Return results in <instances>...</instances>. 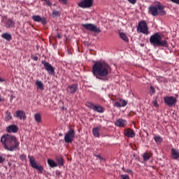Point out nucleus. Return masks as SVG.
<instances>
[{
  "instance_id": "1",
  "label": "nucleus",
  "mask_w": 179,
  "mask_h": 179,
  "mask_svg": "<svg viewBox=\"0 0 179 179\" xmlns=\"http://www.w3.org/2000/svg\"><path fill=\"white\" fill-rule=\"evenodd\" d=\"M110 71V66L105 62H96L92 66V73L96 79L106 82Z\"/></svg>"
},
{
  "instance_id": "22",
  "label": "nucleus",
  "mask_w": 179,
  "mask_h": 179,
  "mask_svg": "<svg viewBox=\"0 0 179 179\" xmlns=\"http://www.w3.org/2000/svg\"><path fill=\"white\" fill-rule=\"evenodd\" d=\"M101 129V126L93 128L92 133L94 137L99 138V131Z\"/></svg>"
},
{
  "instance_id": "20",
  "label": "nucleus",
  "mask_w": 179,
  "mask_h": 179,
  "mask_svg": "<svg viewBox=\"0 0 179 179\" xmlns=\"http://www.w3.org/2000/svg\"><path fill=\"white\" fill-rule=\"evenodd\" d=\"M127 102L125 100L120 99V101H115V106L117 108L125 107Z\"/></svg>"
},
{
  "instance_id": "19",
  "label": "nucleus",
  "mask_w": 179,
  "mask_h": 179,
  "mask_svg": "<svg viewBox=\"0 0 179 179\" xmlns=\"http://www.w3.org/2000/svg\"><path fill=\"white\" fill-rule=\"evenodd\" d=\"M4 24L7 29L15 28V21H13V20L11 18L8 19Z\"/></svg>"
},
{
  "instance_id": "45",
  "label": "nucleus",
  "mask_w": 179,
  "mask_h": 179,
  "mask_svg": "<svg viewBox=\"0 0 179 179\" xmlns=\"http://www.w3.org/2000/svg\"><path fill=\"white\" fill-rule=\"evenodd\" d=\"M60 173H61V172H59V171H56V175H57V176H59Z\"/></svg>"
},
{
  "instance_id": "36",
  "label": "nucleus",
  "mask_w": 179,
  "mask_h": 179,
  "mask_svg": "<svg viewBox=\"0 0 179 179\" xmlns=\"http://www.w3.org/2000/svg\"><path fill=\"white\" fill-rule=\"evenodd\" d=\"M120 179H129V176L128 175H121Z\"/></svg>"
},
{
  "instance_id": "50",
  "label": "nucleus",
  "mask_w": 179,
  "mask_h": 179,
  "mask_svg": "<svg viewBox=\"0 0 179 179\" xmlns=\"http://www.w3.org/2000/svg\"><path fill=\"white\" fill-rule=\"evenodd\" d=\"M0 162H1V157H0Z\"/></svg>"
},
{
  "instance_id": "21",
  "label": "nucleus",
  "mask_w": 179,
  "mask_h": 179,
  "mask_svg": "<svg viewBox=\"0 0 179 179\" xmlns=\"http://www.w3.org/2000/svg\"><path fill=\"white\" fill-rule=\"evenodd\" d=\"M171 157L173 159H179V150L176 148H172L171 150Z\"/></svg>"
},
{
  "instance_id": "39",
  "label": "nucleus",
  "mask_w": 179,
  "mask_h": 179,
  "mask_svg": "<svg viewBox=\"0 0 179 179\" xmlns=\"http://www.w3.org/2000/svg\"><path fill=\"white\" fill-rule=\"evenodd\" d=\"M153 105L155 106V108H158V107H159V104H158L157 100H155V101H153Z\"/></svg>"
},
{
  "instance_id": "37",
  "label": "nucleus",
  "mask_w": 179,
  "mask_h": 179,
  "mask_svg": "<svg viewBox=\"0 0 179 179\" xmlns=\"http://www.w3.org/2000/svg\"><path fill=\"white\" fill-rule=\"evenodd\" d=\"M128 1L132 5H135L137 2V0H128Z\"/></svg>"
},
{
  "instance_id": "32",
  "label": "nucleus",
  "mask_w": 179,
  "mask_h": 179,
  "mask_svg": "<svg viewBox=\"0 0 179 179\" xmlns=\"http://www.w3.org/2000/svg\"><path fill=\"white\" fill-rule=\"evenodd\" d=\"M154 94H155V89L153 86H150V96H152Z\"/></svg>"
},
{
  "instance_id": "7",
  "label": "nucleus",
  "mask_w": 179,
  "mask_h": 179,
  "mask_svg": "<svg viewBox=\"0 0 179 179\" xmlns=\"http://www.w3.org/2000/svg\"><path fill=\"white\" fill-rule=\"evenodd\" d=\"M82 27L87 31L94 32L95 34H99L101 32L100 28L97 27L96 25L89 23V24H83Z\"/></svg>"
},
{
  "instance_id": "13",
  "label": "nucleus",
  "mask_w": 179,
  "mask_h": 179,
  "mask_svg": "<svg viewBox=\"0 0 179 179\" xmlns=\"http://www.w3.org/2000/svg\"><path fill=\"white\" fill-rule=\"evenodd\" d=\"M78 89V85L77 83H73L69 85L66 88V92L68 94H75Z\"/></svg>"
},
{
  "instance_id": "48",
  "label": "nucleus",
  "mask_w": 179,
  "mask_h": 179,
  "mask_svg": "<svg viewBox=\"0 0 179 179\" xmlns=\"http://www.w3.org/2000/svg\"><path fill=\"white\" fill-rule=\"evenodd\" d=\"M3 81H4V80L2 79V78H1V82L2 83V82H3Z\"/></svg>"
},
{
  "instance_id": "29",
  "label": "nucleus",
  "mask_w": 179,
  "mask_h": 179,
  "mask_svg": "<svg viewBox=\"0 0 179 179\" xmlns=\"http://www.w3.org/2000/svg\"><path fill=\"white\" fill-rule=\"evenodd\" d=\"M36 85L41 90H43V83L42 81L41 80H36Z\"/></svg>"
},
{
  "instance_id": "5",
  "label": "nucleus",
  "mask_w": 179,
  "mask_h": 179,
  "mask_svg": "<svg viewBox=\"0 0 179 179\" xmlns=\"http://www.w3.org/2000/svg\"><path fill=\"white\" fill-rule=\"evenodd\" d=\"M86 106L99 113H103L104 111L106 110L105 108L103 107L102 106L99 105V104L95 105L92 102H90V101H87L86 103Z\"/></svg>"
},
{
  "instance_id": "15",
  "label": "nucleus",
  "mask_w": 179,
  "mask_h": 179,
  "mask_svg": "<svg viewBox=\"0 0 179 179\" xmlns=\"http://www.w3.org/2000/svg\"><path fill=\"white\" fill-rule=\"evenodd\" d=\"M32 20L36 22H41L43 25L47 24L46 19L45 17H41L40 15H33Z\"/></svg>"
},
{
  "instance_id": "3",
  "label": "nucleus",
  "mask_w": 179,
  "mask_h": 179,
  "mask_svg": "<svg viewBox=\"0 0 179 179\" xmlns=\"http://www.w3.org/2000/svg\"><path fill=\"white\" fill-rule=\"evenodd\" d=\"M151 45L157 47L168 48L169 43L166 40H162V36L157 32L152 35L150 38Z\"/></svg>"
},
{
  "instance_id": "27",
  "label": "nucleus",
  "mask_w": 179,
  "mask_h": 179,
  "mask_svg": "<svg viewBox=\"0 0 179 179\" xmlns=\"http://www.w3.org/2000/svg\"><path fill=\"white\" fill-rule=\"evenodd\" d=\"M34 119L36 120V122L38 124L41 123L42 122V117H41V115L39 113H37L34 115Z\"/></svg>"
},
{
  "instance_id": "25",
  "label": "nucleus",
  "mask_w": 179,
  "mask_h": 179,
  "mask_svg": "<svg viewBox=\"0 0 179 179\" xmlns=\"http://www.w3.org/2000/svg\"><path fill=\"white\" fill-rule=\"evenodd\" d=\"M152 156V154L151 152H144L143 155V157L145 162L148 161Z\"/></svg>"
},
{
  "instance_id": "26",
  "label": "nucleus",
  "mask_w": 179,
  "mask_h": 179,
  "mask_svg": "<svg viewBox=\"0 0 179 179\" xmlns=\"http://www.w3.org/2000/svg\"><path fill=\"white\" fill-rule=\"evenodd\" d=\"M48 164H49V166L51 168H55V167H57V164L55 161H54L53 159H48Z\"/></svg>"
},
{
  "instance_id": "8",
  "label": "nucleus",
  "mask_w": 179,
  "mask_h": 179,
  "mask_svg": "<svg viewBox=\"0 0 179 179\" xmlns=\"http://www.w3.org/2000/svg\"><path fill=\"white\" fill-rule=\"evenodd\" d=\"M164 103L169 107L176 106L178 99L173 96H166L164 98Z\"/></svg>"
},
{
  "instance_id": "28",
  "label": "nucleus",
  "mask_w": 179,
  "mask_h": 179,
  "mask_svg": "<svg viewBox=\"0 0 179 179\" xmlns=\"http://www.w3.org/2000/svg\"><path fill=\"white\" fill-rule=\"evenodd\" d=\"M119 34H120V37L121 38V39H122L126 43H129V38L127 36L125 33L120 32Z\"/></svg>"
},
{
  "instance_id": "4",
  "label": "nucleus",
  "mask_w": 179,
  "mask_h": 179,
  "mask_svg": "<svg viewBox=\"0 0 179 179\" xmlns=\"http://www.w3.org/2000/svg\"><path fill=\"white\" fill-rule=\"evenodd\" d=\"M164 7L161 4L150 6L149 7L150 13L154 16L157 17L159 15L161 16L166 15V11L164 10Z\"/></svg>"
},
{
  "instance_id": "18",
  "label": "nucleus",
  "mask_w": 179,
  "mask_h": 179,
  "mask_svg": "<svg viewBox=\"0 0 179 179\" xmlns=\"http://www.w3.org/2000/svg\"><path fill=\"white\" fill-rule=\"evenodd\" d=\"M124 134L126 136L131 138H134L136 135L135 131L130 128L125 129Z\"/></svg>"
},
{
  "instance_id": "44",
  "label": "nucleus",
  "mask_w": 179,
  "mask_h": 179,
  "mask_svg": "<svg viewBox=\"0 0 179 179\" xmlns=\"http://www.w3.org/2000/svg\"><path fill=\"white\" fill-rule=\"evenodd\" d=\"M15 96L13 94H12V95L10 96V100H13V99H15Z\"/></svg>"
},
{
  "instance_id": "34",
  "label": "nucleus",
  "mask_w": 179,
  "mask_h": 179,
  "mask_svg": "<svg viewBox=\"0 0 179 179\" xmlns=\"http://www.w3.org/2000/svg\"><path fill=\"white\" fill-rule=\"evenodd\" d=\"M52 15L55 17L59 16V12L55 10L52 11Z\"/></svg>"
},
{
  "instance_id": "16",
  "label": "nucleus",
  "mask_w": 179,
  "mask_h": 179,
  "mask_svg": "<svg viewBox=\"0 0 179 179\" xmlns=\"http://www.w3.org/2000/svg\"><path fill=\"white\" fill-rule=\"evenodd\" d=\"M6 131L8 133L16 134L19 131V127L16 124H11L6 127Z\"/></svg>"
},
{
  "instance_id": "49",
  "label": "nucleus",
  "mask_w": 179,
  "mask_h": 179,
  "mask_svg": "<svg viewBox=\"0 0 179 179\" xmlns=\"http://www.w3.org/2000/svg\"><path fill=\"white\" fill-rule=\"evenodd\" d=\"M59 136H62V134H59Z\"/></svg>"
},
{
  "instance_id": "11",
  "label": "nucleus",
  "mask_w": 179,
  "mask_h": 179,
  "mask_svg": "<svg viewBox=\"0 0 179 179\" xmlns=\"http://www.w3.org/2000/svg\"><path fill=\"white\" fill-rule=\"evenodd\" d=\"M28 158L29 159L31 167L38 170L39 171V173H42L43 171V167L41 166V165H38V164H36L33 156L28 155Z\"/></svg>"
},
{
  "instance_id": "2",
  "label": "nucleus",
  "mask_w": 179,
  "mask_h": 179,
  "mask_svg": "<svg viewBox=\"0 0 179 179\" xmlns=\"http://www.w3.org/2000/svg\"><path fill=\"white\" fill-rule=\"evenodd\" d=\"M1 142L3 145V148L6 150L10 152L19 150L20 143L15 136L8 134H4L1 138Z\"/></svg>"
},
{
  "instance_id": "51",
  "label": "nucleus",
  "mask_w": 179,
  "mask_h": 179,
  "mask_svg": "<svg viewBox=\"0 0 179 179\" xmlns=\"http://www.w3.org/2000/svg\"><path fill=\"white\" fill-rule=\"evenodd\" d=\"M1 160L2 161V158H1Z\"/></svg>"
},
{
  "instance_id": "46",
  "label": "nucleus",
  "mask_w": 179,
  "mask_h": 179,
  "mask_svg": "<svg viewBox=\"0 0 179 179\" xmlns=\"http://www.w3.org/2000/svg\"><path fill=\"white\" fill-rule=\"evenodd\" d=\"M98 157H99L100 159H103V157H102L101 155H98Z\"/></svg>"
},
{
  "instance_id": "23",
  "label": "nucleus",
  "mask_w": 179,
  "mask_h": 179,
  "mask_svg": "<svg viewBox=\"0 0 179 179\" xmlns=\"http://www.w3.org/2000/svg\"><path fill=\"white\" fill-rule=\"evenodd\" d=\"M1 37L7 41H12V34H10V33H3L1 35Z\"/></svg>"
},
{
  "instance_id": "43",
  "label": "nucleus",
  "mask_w": 179,
  "mask_h": 179,
  "mask_svg": "<svg viewBox=\"0 0 179 179\" xmlns=\"http://www.w3.org/2000/svg\"><path fill=\"white\" fill-rule=\"evenodd\" d=\"M32 59H33V60L34 61H37L38 60V57L37 56H34L33 57H32Z\"/></svg>"
},
{
  "instance_id": "12",
  "label": "nucleus",
  "mask_w": 179,
  "mask_h": 179,
  "mask_svg": "<svg viewBox=\"0 0 179 179\" xmlns=\"http://www.w3.org/2000/svg\"><path fill=\"white\" fill-rule=\"evenodd\" d=\"M42 64L44 66V69L49 74L55 76V68L48 62L42 61Z\"/></svg>"
},
{
  "instance_id": "38",
  "label": "nucleus",
  "mask_w": 179,
  "mask_h": 179,
  "mask_svg": "<svg viewBox=\"0 0 179 179\" xmlns=\"http://www.w3.org/2000/svg\"><path fill=\"white\" fill-rule=\"evenodd\" d=\"M59 1L63 5H66L67 4V0H59Z\"/></svg>"
},
{
  "instance_id": "42",
  "label": "nucleus",
  "mask_w": 179,
  "mask_h": 179,
  "mask_svg": "<svg viewBox=\"0 0 179 179\" xmlns=\"http://www.w3.org/2000/svg\"><path fill=\"white\" fill-rule=\"evenodd\" d=\"M126 173H130V174H133V171H131V169H127L126 170Z\"/></svg>"
},
{
  "instance_id": "35",
  "label": "nucleus",
  "mask_w": 179,
  "mask_h": 179,
  "mask_svg": "<svg viewBox=\"0 0 179 179\" xmlns=\"http://www.w3.org/2000/svg\"><path fill=\"white\" fill-rule=\"evenodd\" d=\"M45 1L44 5L48 6H51V2L50 0H43Z\"/></svg>"
},
{
  "instance_id": "10",
  "label": "nucleus",
  "mask_w": 179,
  "mask_h": 179,
  "mask_svg": "<svg viewBox=\"0 0 179 179\" xmlns=\"http://www.w3.org/2000/svg\"><path fill=\"white\" fill-rule=\"evenodd\" d=\"M94 0H83L78 3V6L83 9H88L93 6Z\"/></svg>"
},
{
  "instance_id": "41",
  "label": "nucleus",
  "mask_w": 179,
  "mask_h": 179,
  "mask_svg": "<svg viewBox=\"0 0 179 179\" xmlns=\"http://www.w3.org/2000/svg\"><path fill=\"white\" fill-rule=\"evenodd\" d=\"M57 37L59 39H61L62 37V34H61L60 33L57 32Z\"/></svg>"
},
{
  "instance_id": "17",
  "label": "nucleus",
  "mask_w": 179,
  "mask_h": 179,
  "mask_svg": "<svg viewBox=\"0 0 179 179\" xmlns=\"http://www.w3.org/2000/svg\"><path fill=\"white\" fill-rule=\"evenodd\" d=\"M115 124L118 127H125L127 124V122L125 120L119 118L115 121Z\"/></svg>"
},
{
  "instance_id": "24",
  "label": "nucleus",
  "mask_w": 179,
  "mask_h": 179,
  "mask_svg": "<svg viewBox=\"0 0 179 179\" xmlns=\"http://www.w3.org/2000/svg\"><path fill=\"white\" fill-rule=\"evenodd\" d=\"M56 161L59 166H63L64 165V160L62 156H57Z\"/></svg>"
},
{
  "instance_id": "47",
  "label": "nucleus",
  "mask_w": 179,
  "mask_h": 179,
  "mask_svg": "<svg viewBox=\"0 0 179 179\" xmlns=\"http://www.w3.org/2000/svg\"><path fill=\"white\" fill-rule=\"evenodd\" d=\"M68 53H69V55H71L70 50H68Z\"/></svg>"
},
{
  "instance_id": "6",
  "label": "nucleus",
  "mask_w": 179,
  "mask_h": 179,
  "mask_svg": "<svg viewBox=\"0 0 179 179\" xmlns=\"http://www.w3.org/2000/svg\"><path fill=\"white\" fill-rule=\"evenodd\" d=\"M137 30L138 32L145 35H148L150 34V32L148 31V26L145 20L139 22L137 27Z\"/></svg>"
},
{
  "instance_id": "40",
  "label": "nucleus",
  "mask_w": 179,
  "mask_h": 179,
  "mask_svg": "<svg viewBox=\"0 0 179 179\" xmlns=\"http://www.w3.org/2000/svg\"><path fill=\"white\" fill-rule=\"evenodd\" d=\"M169 1H171L173 3L179 5V0H169Z\"/></svg>"
},
{
  "instance_id": "30",
  "label": "nucleus",
  "mask_w": 179,
  "mask_h": 179,
  "mask_svg": "<svg viewBox=\"0 0 179 179\" xmlns=\"http://www.w3.org/2000/svg\"><path fill=\"white\" fill-rule=\"evenodd\" d=\"M154 140L157 143H161L163 141V138L160 136H154Z\"/></svg>"
},
{
  "instance_id": "14",
  "label": "nucleus",
  "mask_w": 179,
  "mask_h": 179,
  "mask_svg": "<svg viewBox=\"0 0 179 179\" xmlns=\"http://www.w3.org/2000/svg\"><path fill=\"white\" fill-rule=\"evenodd\" d=\"M14 117L19 118L20 120H26V112H24V110H18L15 111L14 114Z\"/></svg>"
},
{
  "instance_id": "9",
  "label": "nucleus",
  "mask_w": 179,
  "mask_h": 179,
  "mask_svg": "<svg viewBox=\"0 0 179 179\" xmlns=\"http://www.w3.org/2000/svg\"><path fill=\"white\" fill-rule=\"evenodd\" d=\"M76 136L75 130L70 127L69 131L65 134L64 141L66 143H71L73 142Z\"/></svg>"
},
{
  "instance_id": "33",
  "label": "nucleus",
  "mask_w": 179,
  "mask_h": 179,
  "mask_svg": "<svg viewBox=\"0 0 179 179\" xmlns=\"http://www.w3.org/2000/svg\"><path fill=\"white\" fill-rule=\"evenodd\" d=\"M27 157V156L24 154H22L20 155V158L22 161L26 160Z\"/></svg>"
},
{
  "instance_id": "31",
  "label": "nucleus",
  "mask_w": 179,
  "mask_h": 179,
  "mask_svg": "<svg viewBox=\"0 0 179 179\" xmlns=\"http://www.w3.org/2000/svg\"><path fill=\"white\" fill-rule=\"evenodd\" d=\"M12 120V115H10V113H9L8 111L6 112V121H9Z\"/></svg>"
}]
</instances>
